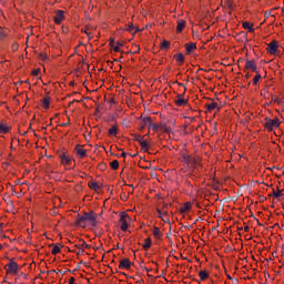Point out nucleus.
Instances as JSON below:
<instances>
[{
  "label": "nucleus",
  "instance_id": "nucleus-1",
  "mask_svg": "<svg viewBox=\"0 0 284 284\" xmlns=\"http://www.w3.org/2000/svg\"><path fill=\"white\" fill-rule=\"evenodd\" d=\"M179 161L184 164L185 170H203V160L197 155L187 154L186 150L180 152Z\"/></svg>",
  "mask_w": 284,
  "mask_h": 284
},
{
  "label": "nucleus",
  "instance_id": "nucleus-2",
  "mask_svg": "<svg viewBox=\"0 0 284 284\" xmlns=\"http://www.w3.org/2000/svg\"><path fill=\"white\" fill-rule=\"evenodd\" d=\"M75 225L79 227H88V225L97 227V213H94V211H90L88 213H83L82 215L78 214Z\"/></svg>",
  "mask_w": 284,
  "mask_h": 284
},
{
  "label": "nucleus",
  "instance_id": "nucleus-3",
  "mask_svg": "<svg viewBox=\"0 0 284 284\" xmlns=\"http://www.w3.org/2000/svg\"><path fill=\"white\" fill-rule=\"evenodd\" d=\"M130 223H132V217H130V214H128V212H121L118 221L121 232H128Z\"/></svg>",
  "mask_w": 284,
  "mask_h": 284
},
{
  "label": "nucleus",
  "instance_id": "nucleus-4",
  "mask_svg": "<svg viewBox=\"0 0 284 284\" xmlns=\"http://www.w3.org/2000/svg\"><path fill=\"white\" fill-rule=\"evenodd\" d=\"M186 92L187 88L184 87L183 92L175 95L173 103L176 105V108H185V105L190 103V98L185 97Z\"/></svg>",
  "mask_w": 284,
  "mask_h": 284
},
{
  "label": "nucleus",
  "instance_id": "nucleus-5",
  "mask_svg": "<svg viewBox=\"0 0 284 284\" xmlns=\"http://www.w3.org/2000/svg\"><path fill=\"white\" fill-rule=\"evenodd\" d=\"M264 130L267 132H274V130L281 128V120L278 118L271 119L266 116L264 119Z\"/></svg>",
  "mask_w": 284,
  "mask_h": 284
},
{
  "label": "nucleus",
  "instance_id": "nucleus-6",
  "mask_svg": "<svg viewBox=\"0 0 284 284\" xmlns=\"http://www.w3.org/2000/svg\"><path fill=\"white\" fill-rule=\"evenodd\" d=\"M280 48H281V44L278 43V41L272 40L266 47V52L272 57H280L281 55Z\"/></svg>",
  "mask_w": 284,
  "mask_h": 284
},
{
  "label": "nucleus",
  "instance_id": "nucleus-7",
  "mask_svg": "<svg viewBox=\"0 0 284 284\" xmlns=\"http://www.w3.org/2000/svg\"><path fill=\"white\" fill-rule=\"evenodd\" d=\"M3 268L7 275L17 276L19 274V264L13 260L6 264Z\"/></svg>",
  "mask_w": 284,
  "mask_h": 284
},
{
  "label": "nucleus",
  "instance_id": "nucleus-8",
  "mask_svg": "<svg viewBox=\"0 0 284 284\" xmlns=\"http://www.w3.org/2000/svg\"><path fill=\"white\" fill-rule=\"evenodd\" d=\"M244 72H258V67L256 64V60H245V65H244Z\"/></svg>",
  "mask_w": 284,
  "mask_h": 284
},
{
  "label": "nucleus",
  "instance_id": "nucleus-9",
  "mask_svg": "<svg viewBox=\"0 0 284 284\" xmlns=\"http://www.w3.org/2000/svg\"><path fill=\"white\" fill-rule=\"evenodd\" d=\"M119 270H125L126 272L132 270V261H130V257H122L120 260Z\"/></svg>",
  "mask_w": 284,
  "mask_h": 284
},
{
  "label": "nucleus",
  "instance_id": "nucleus-10",
  "mask_svg": "<svg viewBox=\"0 0 284 284\" xmlns=\"http://www.w3.org/2000/svg\"><path fill=\"white\" fill-rule=\"evenodd\" d=\"M209 101H211L210 103H206L205 104V109H206V112H214V110H217V112L221 111V105L219 104V102L214 101V99H210L207 98Z\"/></svg>",
  "mask_w": 284,
  "mask_h": 284
},
{
  "label": "nucleus",
  "instance_id": "nucleus-11",
  "mask_svg": "<svg viewBox=\"0 0 284 284\" xmlns=\"http://www.w3.org/2000/svg\"><path fill=\"white\" fill-rule=\"evenodd\" d=\"M73 152L75 153V156H78L80 160H83L88 156V150L83 149V145L81 144H77Z\"/></svg>",
  "mask_w": 284,
  "mask_h": 284
},
{
  "label": "nucleus",
  "instance_id": "nucleus-12",
  "mask_svg": "<svg viewBox=\"0 0 284 284\" xmlns=\"http://www.w3.org/2000/svg\"><path fill=\"white\" fill-rule=\"evenodd\" d=\"M63 21H65V11L57 10L55 16L53 18V23H55V26H61Z\"/></svg>",
  "mask_w": 284,
  "mask_h": 284
},
{
  "label": "nucleus",
  "instance_id": "nucleus-13",
  "mask_svg": "<svg viewBox=\"0 0 284 284\" xmlns=\"http://www.w3.org/2000/svg\"><path fill=\"white\" fill-rule=\"evenodd\" d=\"M140 130H145V128L150 129V125H152V118L151 116H143V114L140 115Z\"/></svg>",
  "mask_w": 284,
  "mask_h": 284
},
{
  "label": "nucleus",
  "instance_id": "nucleus-14",
  "mask_svg": "<svg viewBox=\"0 0 284 284\" xmlns=\"http://www.w3.org/2000/svg\"><path fill=\"white\" fill-rule=\"evenodd\" d=\"M61 165L68 166L72 165V156L65 152L59 155Z\"/></svg>",
  "mask_w": 284,
  "mask_h": 284
},
{
  "label": "nucleus",
  "instance_id": "nucleus-15",
  "mask_svg": "<svg viewBox=\"0 0 284 284\" xmlns=\"http://www.w3.org/2000/svg\"><path fill=\"white\" fill-rule=\"evenodd\" d=\"M158 216L161 221H166L168 219V203H164L161 209H156Z\"/></svg>",
  "mask_w": 284,
  "mask_h": 284
},
{
  "label": "nucleus",
  "instance_id": "nucleus-16",
  "mask_svg": "<svg viewBox=\"0 0 284 284\" xmlns=\"http://www.w3.org/2000/svg\"><path fill=\"white\" fill-rule=\"evenodd\" d=\"M224 6L230 10V14L232 12L236 11V8H239V4H236V0H224Z\"/></svg>",
  "mask_w": 284,
  "mask_h": 284
},
{
  "label": "nucleus",
  "instance_id": "nucleus-17",
  "mask_svg": "<svg viewBox=\"0 0 284 284\" xmlns=\"http://www.w3.org/2000/svg\"><path fill=\"white\" fill-rule=\"evenodd\" d=\"M268 187L272 189V192L268 193V196H273V199H281V196H283V190H281L278 186L277 189L275 190L274 189V185H268Z\"/></svg>",
  "mask_w": 284,
  "mask_h": 284
},
{
  "label": "nucleus",
  "instance_id": "nucleus-18",
  "mask_svg": "<svg viewBox=\"0 0 284 284\" xmlns=\"http://www.w3.org/2000/svg\"><path fill=\"white\" fill-rule=\"evenodd\" d=\"M192 212V202H185L179 210L180 214H190Z\"/></svg>",
  "mask_w": 284,
  "mask_h": 284
},
{
  "label": "nucleus",
  "instance_id": "nucleus-19",
  "mask_svg": "<svg viewBox=\"0 0 284 284\" xmlns=\"http://www.w3.org/2000/svg\"><path fill=\"white\" fill-rule=\"evenodd\" d=\"M185 54L190 55L192 52H196V43L195 42H187L184 44Z\"/></svg>",
  "mask_w": 284,
  "mask_h": 284
},
{
  "label": "nucleus",
  "instance_id": "nucleus-20",
  "mask_svg": "<svg viewBox=\"0 0 284 284\" xmlns=\"http://www.w3.org/2000/svg\"><path fill=\"white\" fill-rule=\"evenodd\" d=\"M178 26H176V34H181V32H183V30H185V26H187V22L183 19H180L176 21Z\"/></svg>",
  "mask_w": 284,
  "mask_h": 284
},
{
  "label": "nucleus",
  "instance_id": "nucleus-21",
  "mask_svg": "<svg viewBox=\"0 0 284 284\" xmlns=\"http://www.w3.org/2000/svg\"><path fill=\"white\" fill-rule=\"evenodd\" d=\"M242 28L246 30L247 32H255L256 28H254V23L250 21H243Z\"/></svg>",
  "mask_w": 284,
  "mask_h": 284
},
{
  "label": "nucleus",
  "instance_id": "nucleus-22",
  "mask_svg": "<svg viewBox=\"0 0 284 284\" xmlns=\"http://www.w3.org/2000/svg\"><path fill=\"white\" fill-rule=\"evenodd\" d=\"M75 247H78V250H90L91 246L85 242V240L80 239L78 240Z\"/></svg>",
  "mask_w": 284,
  "mask_h": 284
},
{
  "label": "nucleus",
  "instance_id": "nucleus-23",
  "mask_svg": "<svg viewBox=\"0 0 284 284\" xmlns=\"http://www.w3.org/2000/svg\"><path fill=\"white\" fill-rule=\"evenodd\" d=\"M210 274H211L210 271H207V270H205V268H204V270H201V271L199 272L200 283L207 281V278H210Z\"/></svg>",
  "mask_w": 284,
  "mask_h": 284
},
{
  "label": "nucleus",
  "instance_id": "nucleus-24",
  "mask_svg": "<svg viewBox=\"0 0 284 284\" xmlns=\"http://www.w3.org/2000/svg\"><path fill=\"white\" fill-rule=\"evenodd\" d=\"M88 187H90V190H94L97 193L101 190V185H99V182L94 179L88 182Z\"/></svg>",
  "mask_w": 284,
  "mask_h": 284
},
{
  "label": "nucleus",
  "instance_id": "nucleus-25",
  "mask_svg": "<svg viewBox=\"0 0 284 284\" xmlns=\"http://www.w3.org/2000/svg\"><path fill=\"white\" fill-rule=\"evenodd\" d=\"M153 236L158 241H161V239H163V232H161V229L159 226H154V229H153Z\"/></svg>",
  "mask_w": 284,
  "mask_h": 284
},
{
  "label": "nucleus",
  "instance_id": "nucleus-26",
  "mask_svg": "<svg viewBox=\"0 0 284 284\" xmlns=\"http://www.w3.org/2000/svg\"><path fill=\"white\" fill-rule=\"evenodd\" d=\"M51 247L52 256H57V254H61V247L63 246H61L60 244H52Z\"/></svg>",
  "mask_w": 284,
  "mask_h": 284
},
{
  "label": "nucleus",
  "instance_id": "nucleus-27",
  "mask_svg": "<svg viewBox=\"0 0 284 284\" xmlns=\"http://www.w3.org/2000/svg\"><path fill=\"white\" fill-rule=\"evenodd\" d=\"M261 81H263V77L261 75L260 71L255 72V77L252 80L253 85H258V83H261Z\"/></svg>",
  "mask_w": 284,
  "mask_h": 284
},
{
  "label": "nucleus",
  "instance_id": "nucleus-28",
  "mask_svg": "<svg viewBox=\"0 0 284 284\" xmlns=\"http://www.w3.org/2000/svg\"><path fill=\"white\" fill-rule=\"evenodd\" d=\"M12 128H10L8 124L0 122V134H8Z\"/></svg>",
  "mask_w": 284,
  "mask_h": 284
},
{
  "label": "nucleus",
  "instance_id": "nucleus-29",
  "mask_svg": "<svg viewBox=\"0 0 284 284\" xmlns=\"http://www.w3.org/2000/svg\"><path fill=\"white\" fill-rule=\"evenodd\" d=\"M116 134H119V125L114 124L112 125L109 131H108V135L109 136H116Z\"/></svg>",
  "mask_w": 284,
  "mask_h": 284
},
{
  "label": "nucleus",
  "instance_id": "nucleus-30",
  "mask_svg": "<svg viewBox=\"0 0 284 284\" xmlns=\"http://www.w3.org/2000/svg\"><path fill=\"white\" fill-rule=\"evenodd\" d=\"M174 59L179 65H183V63H185V55H183V53L175 54Z\"/></svg>",
  "mask_w": 284,
  "mask_h": 284
},
{
  "label": "nucleus",
  "instance_id": "nucleus-31",
  "mask_svg": "<svg viewBox=\"0 0 284 284\" xmlns=\"http://www.w3.org/2000/svg\"><path fill=\"white\" fill-rule=\"evenodd\" d=\"M52 99L50 97H45L42 99V108L44 110H50V103H51Z\"/></svg>",
  "mask_w": 284,
  "mask_h": 284
},
{
  "label": "nucleus",
  "instance_id": "nucleus-32",
  "mask_svg": "<svg viewBox=\"0 0 284 284\" xmlns=\"http://www.w3.org/2000/svg\"><path fill=\"white\" fill-rule=\"evenodd\" d=\"M81 32L87 34L89 41H92V39H94V33L90 32V28L84 27L83 29H81Z\"/></svg>",
  "mask_w": 284,
  "mask_h": 284
},
{
  "label": "nucleus",
  "instance_id": "nucleus-33",
  "mask_svg": "<svg viewBox=\"0 0 284 284\" xmlns=\"http://www.w3.org/2000/svg\"><path fill=\"white\" fill-rule=\"evenodd\" d=\"M172 43L168 40H163L161 43H160V50H170Z\"/></svg>",
  "mask_w": 284,
  "mask_h": 284
},
{
  "label": "nucleus",
  "instance_id": "nucleus-34",
  "mask_svg": "<svg viewBox=\"0 0 284 284\" xmlns=\"http://www.w3.org/2000/svg\"><path fill=\"white\" fill-rule=\"evenodd\" d=\"M143 250H150L152 247V239L146 237L142 244Z\"/></svg>",
  "mask_w": 284,
  "mask_h": 284
},
{
  "label": "nucleus",
  "instance_id": "nucleus-35",
  "mask_svg": "<svg viewBox=\"0 0 284 284\" xmlns=\"http://www.w3.org/2000/svg\"><path fill=\"white\" fill-rule=\"evenodd\" d=\"M140 146H141L142 152H149L150 151V144L145 140L140 142Z\"/></svg>",
  "mask_w": 284,
  "mask_h": 284
},
{
  "label": "nucleus",
  "instance_id": "nucleus-36",
  "mask_svg": "<svg viewBox=\"0 0 284 284\" xmlns=\"http://www.w3.org/2000/svg\"><path fill=\"white\" fill-rule=\"evenodd\" d=\"M110 168H111V170H119V161L118 160L111 161Z\"/></svg>",
  "mask_w": 284,
  "mask_h": 284
},
{
  "label": "nucleus",
  "instance_id": "nucleus-37",
  "mask_svg": "<svg viewBox=\"0 0 284 284\" xmlns=\"http://www.w3.org/2000/svg\"><path fill=\"white\" fill-rule=\"evenodd\" d=\"M8 37V31L0 27V41Z\"/></svg>",
  "mask_w": 284,
  "mask_h": 284
},
{
  "label": "nucleus",
  "instance_id": "nucleus-38",
  "mask_svg": "<svg viewBox=\"0 0 284 284\" xmlns=\"http://www.w3.org/2000/svg\"><path fill=\"white\" fill-rule=\"evenodd\" d=\"M149 130H153V132H159V124L151 122V125H149Z\"/></svg>",
  "mask_w": 284,
  "mask_h": 284
},
{
  "label": "nucleus",
  "instance_id": "nucleus-39",
  "mask_svg": "<svg viewBox=\"0 0 284 284\" xmlns=\"http://www.w3.org/2000/svg\"><path fill=\"white\" fill-rule=\"evenodd\" d=\"M111 48H112L113 52H121V44L120 43H118L116 45L112 44Z\"/></svg>",
  "mask_w": 284,
  "mask_h": 284
},
{
  "label": "nucleus",
  "instance_id": "nucleus-40",
  "mask_svg": "<svg viewBox=\"0 0 284 284\" xmlns=\"http://www.w3.org/2000/svg\"><path fill=\"white\" fill-rule=\"evenodd\" d=\"M126 32H132V30H134V23L130 22L129 24H126Z\"/></svg>",
  "mask_w": 284,
  "mask_h": 284
},
{
  "label": "nucleus",
  "instance_id": "nucleus-41",
  "mask_svg": "<svg viewBox=\"0 0 284 284\" xmlns=\"http://www.w3.org/2000/svg\"><path fill=\"white\" fill-rule=\"evenodd\" d=\"M134 140L138 142V143H141L142 141H144V136H142L141 134H136Z\"/></svg>",
  "mask_w": 284,
  "mask_h": 284
},
{
  "label": "nucleus",
  "instance_id": "nucleus-42",
  "mask_svg": "<svg viewBox=\"0 0 284 284\" xmlns=\"http://www.w3.org/2000/svg\"><path fill=\"white\" fill-rule=\"evenodd\" d=\"M39 59H40V61H45V60H48V54L39 53Z\"/></svg>",
  "mask_w": 284,
  "mask_h": 284
},
{
  "label": "nucleus",
  "instance_id": "nucleus-43",
  "mask_svg": "<svg viewBox=\"0 0 284 284\" xmlns=\"http://www.w3.org/2000/svg\"><path fill=\"white\" fill-rule=\"evenodd\" d=\"M59 125H60V128H68V125H70V118H68V122H63Z\"/></svg>",
  "mask_w": 284,
  "mask_h": 284
},
{
  "label": "nucleus",
  "instance_id": "nucleus-44",
  "mask_svg": "<svg viewBox=\"0 0 284 284\" xmlns=\"http://www.w3.org/2000/svg\"><path fill=\"white\" fill-rule=\"evenodd\" d=\"M176 85H179L180 88H183V90H185V88H187L184 83L175 81Z\"/></svg>",
  "mask_w": 284,
  "mask_h": 284
},
{
  "label": "nucleus",
  "instance_id": "nucleus-45",
  "mask_svg": "<svg viewBox=\"0 0 284 284\" xmlns=\"http://www.w3.org/2000/svg\"><path fill=\"white\" fill-rule=\"evenodd\" d=\"M41 72L40 69L33 70L32 74L33 77H39V73Z\"/></svg>",
  "mask_w": 284,
  "mask_h": 284
},
{
  "label": "nucleus",
  "instance_id": "nucleus-46",
  "mask_svg": "<svg viewBox=\"0 0 284 284\" xmlns=\"http://www.w3.org/2000/svg\"><path fill=\"white\" fill-rule=\"evenodd\" d=\"M225 275L229 281H233L234 277H232V275H230V273H227V270H225Z\"/></svg>",
  "mask_w": 284,
  "mask_h": 284
},
{
  "label": "nucleus",
  "instance_id": "nucleus-47",
  "mask_svg": "<svg viewBox=\"0 0 284 284\" xmlns=\"http://www.w3.org/2000/svg\"><path fill=\"white\" fill-rule=\"evenodd\" d=\"M126 155H128V153H125V151H122V153L120 154V156H121L122 159H125Z\"/></svg>",
  "mask_w": 284,
  "mask_h": 284
},
{
  "label": "nucleus",
  "instance_id": "nucleus-48",
  "mask_svg": "<svg viewBox=\"0 0 284 284\" xmlns=\"http://www.w3.org/2000/svg\"><path fill=\"white\" fill-rule=\"evenodd\" d=\"M244 77H245V79H250L252 75L250 74V72H246V74Z\"/></svg>",
  "mask_w": 284,
  "mask_h": 284
},
{
  "label": "nucleus",
  "instance_id": "nucleus-49",
  "mask_svg": "<svg viewBox=\"0 0 284 284\" xmlns=\"http://www.w3.org/2000/svg\"><path fill=\"white\" fill-rule=\"evenodd\" d=\"M244 232H250V227L247 225L244 226Z\"/></svg>",
  "mask_w": 284,
  "mask_h": 284
},
{
  "label": "nucleus",
  "instance_id": "nucleus-50",
  "mask_svg": "<svg viewBox=\"0 0 284 284\" xmlns=\"http://www.w3.org/2000/svg\"><path fill=\"white\" fill-rule=\"evenodd\" d=\"M136 48H138V51H136V52H139V51L141 50V47L138 45Z\"/></svg>",
  "mask_w": 284,
  "mask_h": 284
},
{
  "label": "nucleus",
  "instance_id": "nucleus-51",
  "mask_svg": "<svg viewBox=\"0 0 284 284\" xmlns=\"http://www.w3.org/2000/svg\"><path fill=\"white\" fill-rule=\"evenodd\" d=\"M189 119H190L191 121H194V119H195V118H194V116H192V118H189Z\"/></svg>",
  "mask_w": 284,
  "mask_h": 284
},
{
  "label": "nucleus",
  "instance_id": "nucleus-52",
  "mask_svg": "<svg viewBox=\"0 0 284 284\" xmlns=\"http://www.w3.org/2000/svg\"><path fill=\"white\" fill-rule=\"evenodd\" d=\"M1 250H3V245H2V244H0V251H1Z\"/></svg>",
  "mask_w": 284,
  "mask_h": 284
},
{
  "label": "nucleus",
  "instance_id": "nucleus-53",
  "mask_svg": "<svg viewBox=\"0 0 284 284\" xmlns=\"http://www.w3.org/2000/svg\"><path fill=\"white\" fill-rule=\"evenodd\" d=\"M1 227H3V223H0V230H1Z\"/></svg>",
  "mask_w": 284,
  "mask_h": 284
},
{
  "label": "nucleus",
  "instance_id": "nucleus-54",
  "mask_svg": "<svg viewBox=\"0 0 284 284\" xmlns=\"http://www.w3.org/2000/svg\"><path fill=\"white\" fill-rule=\"evenodd\" d=\"M74 103V101L70 102L69 105H72Z\"/></svg>",
  "mask_w": 284,
  "mask_h": 284
},
{
  "label": "nucleus",
  "instance_id": "nucleus-55",
  "mask_svg": "<svg viewBox=\"0 0 284 284\" xmlns=\"http://www.w3.org/2000/svg\"><path fill=\"white\" fill-rule=\"evenodd\" d=\"M70 85H74V82H70Z\"/></svg>",
  "mask_w": 284,
  "mask_h": 284
},
{
  "label": "nucleus",
  "instance_id": "nucleus-56",
  "mask_svg": "<svg viewBox=\"0 0 284 284\" xmlns=\"http://www.w3.org/2000/svg\"><path fill=\"white\" fill-rule=\"evenodd\" d=\"M112 43H114V41H111V42H110V45H112Z\"/></svg>",
  "mask_w": 284,
  "mask_h": 284
},
{
  "label": "nucleus",
  "instance_id": "nucleus-57",
  "mask_svg": "<svg viewBox=\"0 0 284 284\" xmlns=\"http://www.w3.org/2000/svg\"><path fill=\"white\" fill-rule=\"evenodd\" d=\"M2 165H9L8 163H2Z\"/></svg>",
  "mask_w": 284,
  "mask_h": 284
},
{
  "label": "nucleus",
  "instance_id": "nucleus-58",
  "mask_svg": "<svg viewBox=\"0 0 284 284\" xmlns=\"http://www.w3.org/2000/svg\"><path fill=\"white\" fill-rule=\"evenodd\" d=\"M132 158H134V156H136V154H134V155H131Z\"/></svg>",
  "mask_w": 284,
  "mask_h": 284
}]
</instances>
